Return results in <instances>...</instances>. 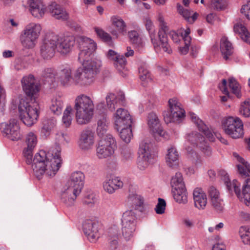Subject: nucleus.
<instances>
[{
    "instance_id": "nucleus-1",
    "label": "nucleus",
    "mask_w": 250,
    "mask_h": 250,
    "mask_svg": "<svg viewBox=\"0 0 250 250\" xmlns=\"http://www.w3.org/2000/svg\"><path fill=\"white\" fill-rule=\"evenodd\" d=\"M34 149L24 146L22 155L27 164L31 166L36 177L41 179L44 174L48 176H54L61 166L60 151L57 150L54 154L53 151L47 152L44 150H41L33 158Z\"/></svg>"
},
{
    "instance_id": "nucleus-2",
    "label": "nucleus",
    "mask_w": 250,
    "mask_h": 250,
    "mask_svg": "<svg viewBox=\"0 0 250 250\" xmlns=\"http://www.w3.org/2000/svg\"><path fill=\"white\" fill-rule=\"evenodd\" d=\"M91 68L88 62H85L82 66L78 68L74 75L70 67H66L61 69L57 74L58 83L64 87L73 84L81 86H87L91 84L95 81L97 74L95 73L96 66Z\"/></svg>"
},
{
    "instance_id": "nucleus-3",
    "label": "nucleus",
    "mask_w": 250,
    "mask_h": 250,
    "mask_svg": "<svg viewBox=\"0 0 250 250\" xmlns=\"http://www.w3.org/2000/svg\"><path fill=\"white\" fill-rule=\"evenodd\" d=\"M75 43L72 36L60 37L54 33H47L41 46V54L45 59L52 58L56 49L62 54L70 51Z\"/></svg>"
},
{
    "instance_id": "nucleus-4",
    "label": "nucleus",
    "mask_w": 250,
    "mask_h": 250,
    "mask_svg": "<svg viewBox=\"0 0 250 250\" xmlns=\"http://www.w3.org/2000/svg\"><path fill=\"white\" fill-rule=\"evenodd\" d=\"M85 176L83 172H72L61 192V199L67 206L74 205L77 196L81 193L84 186Z\"/></svg>"
},
{
    "instance_id": "nucleus-5",
    "label": "nucleus",
    "mask_w": 250,
    "mask_h": 250,
    "mask_svg": "<svg viewBox=\"0 0 250 250\" xmlns=\"http://www.w3.org/2000/svg\"><path fill=\"white\" fill-rule=\"evenodd\" d=\"M80 52L78 56V60L80 63L84 64L85 62H88L91 66L96 65V70L95 73L98 74L100 68L102 66L100 59L93 57V53L97 49V44L93 40L85 37L80 36L77 39Z\"/></svg>"
},
{
    "instance_id": "nucleus-6",
    "label": "nucleus",
    "mask_w": 250,
    "mask_h": 250,
    "mask_svg": "<svg viewBox=\"0 0 250 250\" xmlns=\"http://www.w3.org/2000/svg\"><path fill=\"white\" fill-rule=\"evenodd\" d=\"M75 117L79 125H86L92 120L94 112V102L92 98L82 94L76 97L74 101Z\"/></svg>"
},
{
    "instance_id": "nucleus-7",
    "label": "nucleus",
    "mask_w": 250,
    "mask_h": 250,
    "mask_svg": "<svg viewBox=\"0 0 250 250\" xmlns=\"http://www.w3.org/2000/svg\"><path fill=\"white\" fill-rule=\"evenodd\" d=\"M40 109L39 104L35 100L26 102L21 99L18 105L19 117L26 125L31 126L37 122Z\"/></svg>"
},
{
    "instance_id": "nucleus-8",
    "label": "nucleus",
    "mask_w": 250,
    "mask_h": 250,
    "mask_svg": "<svg viewBox=\"0 0 250 250\" xmlns=\"http://www.w3.org/2000/svg\"><path fill=\"white\" fill-rule=\"evenodd\" d=\"M138 153L142 156L143 160L138 163V167L145 170L149 165L154 164L157 160V155L153 144L149 140H144L140 144Z\"/></svg>"
},
{
    "instance_id": "nucleus-9",
    "label": "nucleus",
    "mask_w": 250,
    "mask_h": 250,
    "mask_svg": "<svg viewBox=\"0 0 250 250\" xmlns=\"http://www.w3.org/2000/svg\"><path fill=\"white\" fill-rule=\"evenodd\" d=\"M42 28L39 23L31 22L27 24L20 36L22 46L26 48H33L36 44Z\"/></svg>"
},
{
    "instance_id": "nucleus-10",
    "label": "nucleus",
    "mask_w": 250,
    "mask_h": 250,
    "mask_svg": "<svg viewBox=\"0 0 250 250\" xmlns=\"http://www.w3.org/2000/svg\"><path fill=\"white\" fill-rule=\"evenodd\" d=\"M122 235L126 241L131 240L135 234L137 226V217L132 210L125 211L122 219Z\"/></svg>"
},
{
    "instance_id": "nucleus-11",
    "label": "nucleus",
    "mask_w": 250,
    "mask_h": 250,
    "mask_svg": "<svg viewBox=\"0 0 250 250\" xmlns=\"http://www.w3.org/2000/svg\"><path fill=\"white\" fill-rule=\"evenodd\" d=\"M205 138L196 131H193L188 134L187 141L185 144V149L187 150L188 157L196 159L195 167L197 169L201 164L200 156L196 152L193 148L197 147L200 141L204 142Z\"/></svg>"
},
{
    "instance_id": "nucleus-12",
    "label": "nucleus",
    "mask_w": 250,
    "mask_h": 250,
    "mask_svg": "<svg viewBox=\"0 0 250 250\" xmlns=\"http://www.w3.org/2000/svg\"><path fill=\"white\" fill-rule=\"evenodd\" d=\"M243 123L238 117H229L223 123L225 133L233 139H238L244 135Z\"/></svg>"
},
{
    "instance_id": "nucleus-13",
    "label": "nucleus",
    "mask_w": 250,
    "mask_h": 250,
    "mask_svg": "<svg viewBox=\"0 0 250 250\" xmlns=\"http://www.w3.org/2000/svg\"><path fill=\"white\" fill-rule=\"evenodd\" d=\"M168 104L170 111L164 113L165 122L167 124L171 122L180 123L185 116V111L182 107L181 103L176 98H173L169 100Z\"/></svg>"
},
{
    "instance_id": "nucleus-14",
    "label": "nucleus",
    "mask_w": 250,
    "mask_h": 250,
    "mask_svg": "<svg viewBox=\"0 0 250 250\" xmlns=\"http://www.w3.org/2000/svg\"><path fill=\"white\" fill-rule=\"evenodd\" d=\"M116 148V141L111 134L101 139L96 148V156L100 159L107 158L113 154Z\"/></svg>"
},
{
    "instance_id": "nucleus-15",
    "label": "nucleus",
    "mask_w": 250,
    "mask_h": 250,
    "mask_svg": "<svg viewBox=\"0 0 250 250\" xmlns=\"http://www.w3.org/2000/svg\"><path fill=\"white\" fill-rule=\"evenodd\" d=\"M1 129L4 136L12 141H18L21 139L20 127L16 119H11L8 122L1 124Z\"/></svg>"
},
{
    "instance_id": "nucleus-16",
    "label": "nucleus",
    "mask_w": 250,
    "mask_h": 250,
    "mask_svg": "<svg viewBox=\"0 0 250 250\" xmlns=\"http://www.w3.org/2000/svg\"><path fill=\"white\" fill-rule=\"evenodd\" d=\"M147 125L150 132L156 140L166 138V132L163 130L157 115L154 112L149 113L147 117Z\"/></svg>"
},
{
    "instance_id": "nucleus-17",
    "label": "nucleus",
    "mask_w": 250,
    "mask_h": 250,
    "mask_svg": "<svg viewBox=\"0 0 250 250\" xmlns=\"http://www.w3.org/2000/svg\"><path fill=\"white\" fill-rule=\"evenodd\" d=\"M113 120L115 128L118 131H120V128L132 125L131 116L128 111L124 108H118L113 114Z\"/></svg>"
},
{
    "instance_id": "nucleus-18",
    "label": "nucleus",
    "mask_w": 250,
    "mask_h": 250,
    "mask_svg": "<svg viewBox=\"0 0 250 250\" xmlns=\"http://www.w3.org/2000/svg\"><path fill=\"white\" fill-rule=\"evenodd\" d=\"M99 223L91 220H86L83 224V230L88 240L92 243L96 242L100 237Z\"/></svg>"
},
{
    "instance_id": "nucleus-19",
    "label": "nucleus",
    "mask_w": 250,
    "mask_h": 250,
    "mask_svg": "<svg viewBox=\"0 0 250 250\" xmlns=\"http://www.w3.org/2000/svg\"><path fill=\"white\" fill-rule=\"evenodd\" d=\"M21 83L23 91L26 96L32 98L37 95L40 90V87L32 75L23 77Z\"/></svg>"
},
{
    "instance_id": "nucleus-20",
    "label": "nucleus",
    "mask_w": 250,
    "mask_h": 250,
    "mask_svg": "<svg viewBox=\"0 0 250 250\" xmlns=\"http://www.w3.org/2000/svg\"><path fill=\"white\" fill-rule=\"evenodd\" d=\"M157 20L161 27V29L158 32V36L162 46V51L170 54L172 52V50L168 43L166 33L167 30V26L166 22L165 21L164 18L161 13H159Z\"/></svg>"
},
{
    "instance_id": "nucleus-21",
    "label": "nucleus",
    "mask_w": 250,
    "mask_h": 250,
    "mask_svg": "<svg viewBox=\"0 0 250 250\" xmlns=\"http://www.w3.org/2000/svg\"><path fill=\"white\" fill-rule=\"evenodd\" d=\"M106 105L107 109L113 111L120 105H124L125 103V96L124 93L120 92L116 94L109 93L105 97Z\"/></svg>"
},
{
    "instance_id": "nucleus-22",
    "label": "nucleus",
    "mask_w": 250,
    "mask_h": 250,
    "mask_svg": "<svg viewBox=\"0 0 250 250\" xmlns=\"http://www.w3.org/2000/svg\"><path fill=\"white\" fill-rule=\"evenodd\" d=\"M123 186L124 183L119 177L107 178L103 183L104 191L110 194L122 188Z\"/></svg>"
},
{
    "instance_id": "nucleus-23",
    "label": "nucleus",
    "mask_w": 250,
    "mask_h": 250,
    "mask_svg": "<svg viewBox=\"0 0 250 250\" xmlns=\"http://www.w3.org/2000/svg\"><path fill=\"white\" fill-rule=\"evenodd\" d=\"M219 175L229 192L230 193L234 192L237 197H239L241 196L240 183L236 180L231 182L228 173L225 170L220 171Z\"/></svg>"
},
{
    "instance_id": "nucleus-24",
    "label": "nucleus",
    "mask_w": 250,
    "mask_h": 250,
    "mask_svg": "<svg viewBox=\"0 0 250 250\" xmlns=\"http://www.w3.org/2000/svg\"><path fill=\"white\" fill-rule=\"evenodd\" d=\"M94 142V132L91 130L88 129L83 130L79 140L80 147L83 150H88L92 146Z\"/></svg>"
},
{
    "instance_id": "nucleus-25",
    "label": "nucleus",
    "mask_w": 250,
    "mask_h": 250,
    "mask_svg": "<svg viewBox=\"0 0 250 250\" xmlns=\"http://www.w3.org/2000/svg\"><path fill=\"white\" fill-rule=\"evenodd\" d=\"M144 22L146 29L149 32L151 42L155 50L157 51H162L158 34L157 35L156 34L152 21L149 18H146Z\"/></svg>"
},
{
    "instance_id": "nucleus-26",
    "label": "nucleus",
    "mask_w": 250,
    "mask_h": 250,
    "mask_svg": "<svg viewBox=\"0 0 250 250\" xmlns=\"http://www.w3.org/2000/svg\"><path fill=\"white\" fill-rule=\"evenodd\" d=\"M194 206L200 210L204 209L207 204V196L204 190L199 188H195L193 191Z\"/></svg>"
},
{
    "instance_id": "nucleus-27",
    "label": "nucleus",
    "mask_w": 250,
    "mask_h": 250,
    "mask_svg": "<svg viewBox=\"0 0 250 250\" xmlns=\"http://www.w3.org/2000/svg\"><path fill=\"white\" fill-rule=\"evenodd\" d=\"M51 15L56 19L66 21L69 19V14L60 4L55 2H52L48 6Z\"/></svg>"
},
{
    "instance_id": "nucleus-28",
    "label": "nucleus",
    "mask_w": 250,
    "mask_h": 250,
    "mask_svg": "<svg viewBox=\"0 0 250 250\" xmlns=\"http://www.w3.org/2000/svg\"><path fill=\"white\" fill-rule=\"evenodd\" d=\"M190 116L192 121L196 125L199 130L204 133L210 141L213 142L215 140L214 134L204 122L193 113H190Z\"/></svg>"
},
{
    "instance_id": "nucleus-29",
    "label": "nucleus",
    "mask_w": 250,
    "mask_h": 250,
    "mask_svg": "<svg viewBox=\"0 0 250 250\" xmlns=\"http://www.w3.org/2000/svg\"><path fill=\"white\" fill-rule=\"evenodd\" d=\"M29 10L32 15L35 18H42L45 12L46 7L42 0H29Z\"/></svg>"
},
{
    "instance_id": "nucleus-30",
    "label": "nucleus",
    "mask_w": 250,
    "mask_h": 250,
    "mask_svg": "<svg viewBox=\"0 0 250 250\" xmlns=\"http://www.w3.org/2000/svg\"><path fill=\"white\" fill-rule=\"evenodd\" d=\"M126 203L141 212L144 211V199L143 197L135 192H129L126 199Z\"/></svg>"
},
{
    "instance_id": "nucleus-31",
    "label": "nucleus",
    "mask_w": 250,
    "mask_h": 250,
    "mask_svg": "<svg viewBox=\"0 0 250 250\" xmlns=\"http://www.w3.org/2000/svg\"><path fill=\"white\" fill-rule=\"evenodd\" d=\"M179 154L175 147L171 146L167 149L166 156V162L167 165L172 168L178 166Z\"/></svg>"
},
{
    "instance_id": "nucleus-32",
    "label": "nucleus",
    "mask_w": 250,
    "mask_h": 250,
    "mask_svg": "<svg viewBox=\"0 0 250 250\" xmlns=\"http://www.w3.org/2000/svg\"><path fill=\"white\" fill-rule=\"evenodd\" d=\"M119 232L116 226L109 229L108 230L107 239L109 248L111 250H116L119 245Z\"/></svg>"
},
{
    "instance_id": "nucleus-33",
    "label": "nucleus",
    "mask_w": 250,
    "mask_h": 250,
    "mask_svg": "<svg viewBox=\"0 0 250 250\" xmlns=\"http://www.w3.org/2000/svg\"><path fill=\"white\" fill-rule=\"evenodd\" d=\"M233 31L240 36L244 42L250 44V33L242 22L239 21L234 24Z\"/></svg>"
},
{
    "instance_id": "nucleus-34",
    "label": "nucleus",
    "mask_w": 250,
    "mask_h": 250,
    "mask_svg": "<svg viewBox=\"0 0 250 250\" xmlns=\"http://www.w3.org/2000/svg\"><path fill=\"white\" fill-rule=\"evenodd\" d=\"M233 156L240 163L237 165L239 173L242 176H249L250 175V165L237 153H233Z\"/></svg>"
},
{
    "instance_id": "nucleus-35",
    "label": "nucleus",
    "mask_w": 250,
    "mask_h": 250,
    "mask_svg": "<svg viewBox=\"0 0 250 250\" xmlns=\"http://www.w3.org/2000/svg\"><path fill=\"white\" fill-rule=\"evenodd\" d=\"M64 104L62 97L55 96L53 97L49 104V109L52 113L56 115L62 113Z\"/></svg>"
},
{
    "instance_id": "nucleus-36",
    "label": "nucleus",
    "mask_w": 250,
    "mask_h": 250,
    "mask_svg": "<svg viewBox=\"0 0 250 250\" xmlns=\"http://www.w3.org/2000/svg\"><path fill=\"white\" fill-rule=\"evenodd\" d=\"M220 48L223 58L226 60L233 52V48L231 42L225 37L221 39Z\"/></svg>"
},
{
    "instance_id": "nucleus-37",
    "label": "nucleus",
    "mask_w": 250,
    "mask_h": 250,
    "mask_svg": "<svg viewBox=\"0 0 250 250\" xmlns=\"http://www.w3.org/2000/svg\"><path fill=\"white\" fill-rule=\"evenodd\" d=\"M109 122L106 117H103L99 119L97 122V133L98 135L102 138L105 137L107 130L108 129Z\"/></svg>"
},
{
    "instance_id": "nucleus-38",
    "label": "nucleus",
    "mask_w": 250,
    "mask_h": 250,
    "mask_svg": "<svg viewBox=\"0 0 250 250\" xmlns=\"http://www.w3.org/2000/svg\"><path fill=\"white\" fill-rule=\"evenodd\" d=\"M172 191L176 202L180 204L187 202V192L185 187L173 188Z\"/></svg>"
},
{
    "instance_id": "nucleus-39",
    "label": "nucleus",
    "mask_w": 250,
    "mask_h": 250,
    "mask_svg": "<svg viewBox=\"0 0 250 250\" xmlns=\"http://www.w3.org/2000/svg\"><path fill=\"white\" fill-rule=\"evenodd\" d=\"M190 32V29L187 28L181 33L185 43L184 46L179 47V51L181 54H186L189 50V47L190 45L191 41V38L189 36Z\"/></svg>"
},
{
    "instance_id": "nucleus-40",
    "label": "nucleus",
    "mask_w": 250,
    "mask_h": 250,
    "mask_svg": "<svg viewBox=\"0 0 250 250\" xmlns=\"http://www.w3.org/2000/svg\"><path fill=\"white\" fill-rule=\"evenodd\" d=\"M139 77L142 84L146 86L152 81V78L149 71L146 66H141L139 68Z\"/></svg>"
},
{
    "instance_id": "nucleus-41",
    "label": "nucleus",
    "mask_w": 250,
    "mask_h": 250,
    "mask_svg": "<svg viewBox=\"0 0 250 250\" xmlns=\"http://www.w3.org/2000/svg\"><path fill=\"white\" fill-rule=\"evenodd\" d=\"M112 24L115 26L119 31L123 35H125L126 33V24L124 20L120 17L114 16L111 18Z\"/></svg>"
},
{
    "instance_id": "nucleus-42",
    "label": "nucleus",
    "mask_w": 250,
    "mask_h": 250,
    "mask_svg": "<svg viewBox=\"0 0 250 250\" xmlns=\"http://www.w3.org/2000/svg\"><path fill=\"white\" fill-rule=\"evenodd\" d=\"M56 124V121L55 119L44 120L42 122L43 126L42 128V133L45 136H49Z\"/></svg>"
},
{
    "instance_id": "nucleus-43",
    "label": "nucleus",
    "mask_w": 250,
    "mask_h": 250,
    "mask_svg": "<svg viewBox=\"0 0 250 250\" xmlns=\"http://www.w3.org/2000/svg\"><path fill=\"white\" fill-rule=\"evenodd\" d=\"M57 73L55 70L52 68L44 69L42 74V80L48 83H51L54 80Z\"/></svg>"
},
{
    "instance_id": "nucleus-44",
    "label": "nucleus",
    "mask_w": 250,
    "mask_h": 250,
    "mask_svg": "<svg viewBox=\"0 0 250 250\" xmlns=\"http://www.w3.org/2000/svg\"><path fill=\"white\" fill-rule=\"evenodd\" d=\"M239 232L242 242L245 245L250 246V227H241Z\"/></svg>"
},
{
    "instance_id": "nucleus-45",
    "label": "nucleus",
    "mask_w": 250,
    "mask_h": 250,
    "mask_svg": "<svg viewBox=\"0 0 250 250\" xmlns=\"http://www.w3.org/2000/svg\"><path fill=\"white\" fill-rule=\"evenodd\" d=\"M170 184L172 189L185 187L182 174L180 172L176 173L171 178Z\"/></svg>"
},
{
    "instance_id": "nucleus-46",
    "label": "nucleus",
    "mask_w": 250,
    "mask_h": 250,
    "mask_svg": "<svg viewBox=\"0 0 250 250\" xmlns=\"http://www.w3.org/2000/svg\"><path fill=\"white\" fill-rule=\"evenodd\" d=\"M120 136L121 138L125 143H128L133 136L131 126H125L120 128Z\"/></svg>"
},
{
    "instance_id": "nucleus-47",
    "label": "nucleus",
    "mask_w": 250,
    "mask_h": 250,
    "mask_svg": "<svg viewBox=\"0 0 250 250\" xmlns=\"http://www.w3.org/2000/svg\"><path fill=\"white\" fill-rule=\"evenodd\" d=\"M38 143L37 136L33 132H30L26 134L25 138V146L29 147L35 148Z\"/></svg>"
},
{
    "instance_id": "nucleus-48",
    "label": "nucleus",
    "mask_w": 250,
    "mask_h": 250,
    "mask_svg": "<svg viewBox=\"0 0 250 250\" xmlns=\"http://www.w3.org/2000/svg\"><path fill=\"white\" fill-rule=\"evenodd\" d=\"M72 111V108L70 105H67L64 111L62 121L66 127L69 126L71 124L72 120L71 115Z\"/></svg>"
},
{
    "instance_id": "nucleus-49",
    "label": "nucleus",
    "mask_w": 250,
    "mask_h": 250,
    "mask_svg": "<svg viewBox=\"0 0 250 250\" xmlns=\"http://www.w3.org/2000/svg\"><path fill=\"white\" fill-rule=\"evenodd\" d=\"M94 29L97 36L100 38L103 41L107 43H110L111 42V37L108 33L105 32L103 29L98 27H95Z\"/></svg>"
},
{
    "instance_id": "nucleus-50",
    "label": "nucleus",
    "mask_w": 250,
    "mask_h": 250,
    "mask_svg": "<svg viewBox=\"0 0 250 250\" xmlns=\"http://www.w3.org/2000/svg\"><path fill=\"white\" fill-rule=\"evenodd\" d=\"M229 87L231 90L232 92L234 93L238 98L241 96L240 92V87L239 84L233 78H230L229 80Z\"/></svg>"
},
{
    "instance_id": "nucleus-51",
    "label": "nucleus",
    "mask_w": 250,
    "mask_h": 250,
    "mask_svg": "<svg viewBox=\"0 0 250 250\" xmlns=\"http://www.w3.org/2000/svg\"><path fill=\"white\" fill-rule=\"evenodd\" d=\"M214 210L218 213L222 212L224 209V203L221 197L210 201Z\"/></svg>"
},
{
    "instance_id": "nucleus-52",
    "label": "nucleus",
    "mask_w": 250,
    "mask_h": 250,
    "mask_svg": "<svg viewBox=\"0 0 250 250\" xmlns=\"http://www.w3.org/2000/svg\"><path fill=\"white\" fill-rule=\"evenodd\" d=\"M243 197L246 204L250 202V179H247L242 189Z\"/></svg>"
},
{
    "instance_id": "nucleus-53",
    "label": "nucleus",
    "mask_w": 250,
    "mask_h": 250,
    "mask_svg": "<svg viewBox=\"0 0 250 250\" xmlns=\"http://www.w3.org/2000/svg\"><path fill=\"white\" fill-rule=\"evenodd\" d=\"M128 36L130 42L138 46H142V41L141 38L139 36L138 33L134 30L129 31Z\"/></svg>"
},
{
    "instance_id": "nucleus-54",
    "label": "nucleus",
    "mask_w": 250,
    "mask_h": 250,
    "mask_svg": "<svg viewBox=\"0 0 250 250\" xmlns=\"http://www.w3.org/2000/svg\"><path fill=\"white\" fill-rule=\"evenodd\" d=\"M239 112L245 117H250V100L244 102L241 104Z\"/></svg>"
},
{
    "instance_id": "nucleus-55",
    "label": "nucleus",
    "mask_w": 250,
    "mask_h": 250,
    "mask_svg": "<svg viewBox=\"0 0 250 250\" xmlns=\"http://www.w3.org/2000/svg\"><path fill=\"white\" fill-rule=\"evenodd\" d=\"M206 157H209L212 154V149L204 139V142L200 141L198 146Z\"/></svg>"
},
{
    "instance_id": "nucleus-56",
    "label": "nucleus",
    "mask_w": 250,
    "mask_h": 250,
    "mask_svg": "<svg viewBox=\"0 0 250 250\" xmlns=\"http://www.w3.org/2000/svg\"><path fill=\"white\" fill-rule=\"evenodd\" d=\"M226 5V1L224 0H211L210 7L214 10H219L224 9Z\"/></svg>"
},
{
    "instance_id": "nucleus-57",
    "label": "nucleus",
    "mask_w": 250,
    "mask_h": 250,
    "mask_svg": "<svg viewBox=\"0 0 250 250\" xmlns=\"http://www.w3.org/2000/svg\"><path fill=\"white\" fill-rule=\"evenodd\" d=\"M227 86V81L225 79H223L222 80V82L221 83H220L218 85V87L220 90L225 94V96H223L221 97V100L222 102H226L228 100V98L229 97V92L226 87Z\"/></svg>"
},
{
    "instance_id": "nucleus-58",
    "label": "nucleus",
    "mask_w": 250,
    "mask_h": 250,
    "mask_svg": "<svg viewBox=\"0 0 250 250\" xmlns=\"http://www.w3.org/2000/svg\"><path fill=\"white\" fill-rule=\"evenodd\" d=\"M126 63V61L125 57L123 55H120L118 59L114 62V64L119 71H121L125 68Z\"/></svg>"
},
{
    "instance_id": "nucleus-59",
    "label": "nucleus",
    "mask_w": 250,
    "mask_h": 250,
    "mask_svg": "<svg viewBox=\"0 0 250 250\" xmlns=\"http://www.w3.org/2000/svg\"><path fill=\"white\" fill-rule=\"evenodd\" d=\"M166 207V201L164 199L159 198L158 199V203L155 208V210L158 214H163L165 212Z\"/></svg>"
},
{
    "instance_id": "nucleus-60",
    "label": "nucleus",
    "mask_w": 250,
    "mask_h": 250,
    "mask_svg": "<svg viewBox=\"0 0 250 250\" xmlns=\"http://www.w3.org/2000/svg\"><path fill=\"white\" fill-rule=\"evenodd\" d=\"M208 194L210 201L221 197L220 192L213 186H211L208 188Z\"/></svg>"
},
{
    "instance_id": "nucleus-61",
    "label": "nucleus",
    "mask_w": 250,
    "mask_h": 250,
    "mask_svg": "<svg viewBox=\"0 0 250 250\" xmlns=\"http://www.w3.org/2000/svg\"><path fill=\"white\" fill-rule=\"evenodd\" d=\"M177 10L180 14L187 21H190V16L191 15V12L190 11L184 9L183 7L180 4H177Z\"/></svg>"
},
{
    "instance_id": "nucleus-62",
    "label": "nucleus",
    "mask_w": 250,
    "mask_h": 250,
    "mask_svg": "<svg viewBox=\"0 0 250 250\" xmlns=\"http://www.w3.org/2000/svg\"><path fill=\"white\" fill-rule=\"evenodd\" d=\"M96 196L93 193L87 195L84 200V204L89 207L93 206L96 203Z\"/></svg>"
},
{
    "instance_id": "nucleus-63",
    "label": "nucleus",
    "mask_w": 250,
    "mask_h": 250,
    "mask_svg": "<svg viewBox=\"0 0 250 250\" xmlns=\"http://www.w3.org/2000/svg\"><path fill=\"white\" fill-rule=\"evenodd\" d=\"M241 13L244 14L248 19L250 20V1L242 6Z\"/></svg>"
},
{
    "instance_id": "nucleus-64",
    "label": "nucleus",
    "mask_w": 250,
    "mask_h": 250,
    "mask_svg": "<svg viewBox=\"0 0 250 250\" xmlns=\"http://www.w3.org/2000/svg\"><path fill=\"white\" fill-rule=\"evenodd\" d=\"M56 140L58 143L64 144L65 142L68 143L69 140L68 137L64 133L60 132H58L56 135Z\"/></svg>"
}]
</instances>
